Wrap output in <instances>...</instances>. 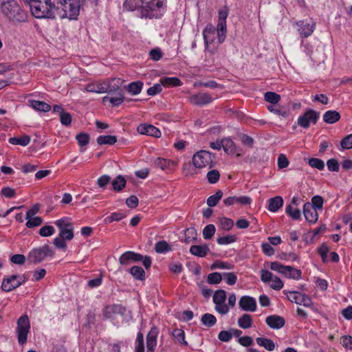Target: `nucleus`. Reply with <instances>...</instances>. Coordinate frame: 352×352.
I'll return each mask as SVG.
<instances>
[{
  "label": "nucleus",
  "instance_id": "nucleus-1",
  "mask_svg": "<svg viewBox=\"0 0 352 352\" xmlns=\"http://www.w3.org/2000/svg\"><path fill=\"white\" fill-rule=\"evenodd\" d=\"M139 12L142 19H159L166 10V0H141Z\"/></svg>",
  "mask_w": 352,
  "mask_h": 352
},
{
  "label": "nucleus",
  "instance_id": "nucleus-2",
  "mask_svg": "<svg viewBox=\"0 0 352 352\" xmlns=\"http://www.w3.org/2000/svg\"><path fill=\"white\" fill-rule=\"evenodd\" d=\"M57 11L56 19L76 20L80 13V0H53Z\"/></svg>",
  "mask_w": 352,
  "mask_h": 352
},
{
  "label": "nucleus",
  "instance_id": "nucleus-3",
  "mask_svg": "<svg viewBox=\"0 0 352 352\" xmlns=\"http://www.w3.org/2000/svg\"><path fill=\"white\" fill-rule=\"evenodd\" d=\"M51 1L31 0L29 3L32 15L37 19H55L56 4Z\"/></svg>",
  "mask_w": 352,
  "mask_h": 352
},
{
  "label": "nucleus",
  "instance_id": "nucleus-4",
  "mask_svg": "<svg viewBox=\"0 0 352 352\" xmlns=\"http://www.w3.org/2000/svg\"><path fill=\"white\" fill-rule=\"evenodd\" d=\"M2 12L10 19L18 22H24V13L14 0H6L1 3Z\"/></svg>",
  "mask_w": 352,
  "mask_h": 352
},
{
  "label": "nucleus",
  "instance_id": "nucleus-5",
  "mask_svg": "<svg viewBox=\"0 0 352 352\" xmlns=\"http://www.w3.org/2000/svg\"><path fill=\"white\" fill-rule=\"evenodd\" d=\"M54 255V252L49 245L45 244L41 247L32 250L28 254V261L30 263H41L47 256L52 257Z\"/></svg>",
  "mask_w": 352,
  "mask_h": 352
},
{
  "label": "nucleus",
  "instance_id": "nucleus-6",
  "mask_svg": "<svg viewBox=\"0 0 352 352\" xmlns=\"http://www.w3.org/2000/svg\"><path fill=\"white\" fill-rule=\"evenodd\" d=\"M30 329V322L29 318L26 314H24L18 319L16 329L18 342L20 345H23L27 342Z\"/></svg>",
  "mask_w": 352,
  "mask_h": 352
},
{
  "label": "nucleus",
  "instance_id": "nucleus-7",
  "mask_svg": "<svg viewBox=\"0 0 352 352\" xmlns=\"http://www.w3.org/2000/svg\"><path fill=\"white\" fill-rule=\"evenodd\" d=\"M214 155L205 150L197 152L192 157V164L197 168H202L208 165L212 166Z\"/></svg>",
  "mask_w": 352,
  "mask_h": 352
},
{
  "label": "nucleus",
  "instance_id": "nucleus-8",
  "mask_svg": "<svg viewBox=\"0 0 352 352\" xmlns=\"http://www.w3.org/2000/svg\"><path fill=\"white\" fill-rule=\"evenodd\" d=\"M213 302L215 305V310L221 315H226L229 312L228 306L225 304L226 300V292L223 289H218L214 292L212 297Z\"/></svg>",
  "mask_w": 352,
  "mask_h": 352
},
{
  "label": "nucleus",
  "instance_id": "nucleus-9",
  "mask_svg": "<svg viewBox=\"0 0 352 352\" xmlns=\"http://www.w3.org/2000/svg\"><path fill=\"white\" fill-rule=\"evenodd\" d=\"M320 117V113L313 109H308L298 118V124L304 128L309 127L310 124H315Z\"/></svg>",
  "mask_w": 352,
  "mask_h": 352
},
{
  "label": "nucleus",
  "instance_id": "nucleus-10",
  "mask_svg": "<svg viewBox=\"0 0 352 352\" xmlns=\"http://www.w3.org/2000/svg\"><path fill=\"white\" fill-rule=\"evenodd\" d=\"M285 293L287 294V298L292 302L302 305L307 307L312 305L311 299L305 294H301L294 291H289L288 292H285Z\"/></svg>",
  "mask_w": 352,
  "mask_h": 352
},
{
  "label": "nucleus",
  "instance_id": "nucleus-11",
  "mask_svg": "<svg viewBox=\"0 0 352 352\" xmlns=\"http://www.w3.org/2000/svg\"><path fill=\"white\" fill-rule=\"evenodd\" d=\"M19 278V276L18 275H12L9 278H3L1 283L2 290L6 292H9L25 283V278H23V281L18 280Z\"/></svg>",
  "mask_w": 352,
  "mask_h": 352
},
{
  "label": "nucleus",
  "instance_id": "nucleus-12",
  "mask_svg": "<svg viewBox=\"0 0 352 352\" xmlns=\"http://www.w3.org/2000/svg\"><path fill=\"white\" fill-rule=\"evenodd\" d=\"M213 98L206 92L197 93L188 97L190 103L197 106H204L212 102Z\"/></svg>",
  "mask_w": 352,
  "mask_h": 352
},
{
  "label": "nucleus",
  "instance_id": "nucleus-13",
  "mask_svg": "<svg viewBox=\"0 0 352 352\" xmlns=\"http://www.w3.org/2000/svg\"><path fill=\"white\" fill-rule=\"evenodd\" d=\"M137 131L142 135H146L155 138L161 136V131L155 126L150 124H140L137 127Z\"/></svg>",
  "mask_w": 352,
  "mask_h": 352
},
{
  "label": "nucleus",
  "instance_id": "nucleus-14",
  "mask_svg": "<svg viewBox=\"0 0 352 352\" xmlns=\"http://www.w3.org/2000/svg\"><path fill=\"white\" fill-rule=\"evenodd\" d=\"M125 308L121 305H107L103 311V316L106 319L112 318L116 314L123 315L125 312Z\"/></svg>",
  "mask_w": 352,
  "mask_h": 352
},
{
  "label": "nucleus",
  "instance_id": "nucleus-15",
  "mask_svg": "<svg viewBox=\"0 0 352 352\" xmlns=\"http://www.w3.org/2000/svg\"><path fill=\"white\" fill-rule=\"evenodd\" d=\"M143 255L134 252L127 251L120 256L119 262L122 265H129L131 261L138 262L141 261Z\"/></svg>",
  "mask_w": 352,
  "mask_h": 352
},
{
  "label": "nucleus",
  "instance_id": "nucleus-16",
  "mask_svg": "<svg viewBox=\"0 0 352 352\" xmlns=\"http://www.w3.org/2000/svg\"><path fill=\"white\" fill-rule=\"evenodd\" d=\"M85 89L87 92H94L98 94H109V90L106 80L89 83L85 86Z\"/></svg>",
  "mask_w": 352,
  "mask_h": 352
},
{
  "label": "nucleus",
  "instance_id": "nucleus-17",
  "mask_svg": "<svg viewBox=\"0 0 352 352\" xmlns=\"http://www.w3.org/2000/svg\"><path fill=\"white\" fill-rule=\"evenodd\" d=\"M240 308L245 311H254L256 309V300L249 296H242L239 302Z\"/></svg>",
  "mask_w": 352,
  "mask_h": 352
},
{
  "label": "nucleus",
  "instance_id": "nucleus-18",
  "mask_svg": "<svg viewBox=\"0 0 352 352\" xmlns=\"http://www.w3.org/2000/svg\"><path fill=\"white\" fill-rule=\"evenodd\" d=\"M159 330L156 327H153L146 336L147 352H153L157 345V338Z\"/></svg>",
  "mask_w": 352,
  "mask_h": 352
},
{
  "label": "nucleus",
  "instance_id": "nucleus-19",
  "mask_svg": "<svg viewBox=\"0 0 352 352\" xmlns=\"http://www.w3.org/2000/svg\"><path fill=\"white\" fill-rule=\"evenodd\" d=\"M252 202V199L248 196H233L229 197L223 200V203L226 206H230L235 204L240 206L250 205Z\"/></svg>",
  "mask_w": 352,
  "mask_h": 352
},
{
  "label": "nucleus",
  "instance_id": "nucleus-20",
  "mask_svg": "<svg viewBox=\"0 0 352 352\" xmlns=\"http://www.w3.org/2000/svg\"><path fill=\"white\" fill-rule=\"evenodd\" d=\"M266 324L273 329H280L285 324V320L283 317L278 315H271L266 318Z\"/></svg>",
  "mask_w": 352,
  "mask_h": 352
},
{
  "label": "nucleus",
  "instance_id": "nucleus-21",
  "mask_svg": "<svg viewBox=\"0 0 352 352\" xmlns=\"http://www.w3.org/2000/svg\"><path fill=\"white\" fill-rule=\"evenodd\" d=\"M303 214L305 219L309 223H314L318 219L317 210L313 208L309 202H307L303 206Z\"/></svg>",
  "mask_w": 352,
  "mask_h": 352
},
{
  "label": "nucleus",
  "instance_id": "nucleus-22",
  "mask_svg": "<svg viewBox=\"0 0 352 352\" xmlns=\"http://www.w3.org/2000/svg\"><path fill=\"white\" fill-rule=\"evenodd\" d=\"M203 36L206 47H208L216 38V27L212 23H208L203 32Z\"/></svg>",
  "mask_w": 352,
  "mask_h": 352
},
{
  "label": "nucleus",
  "instance_id": "nucleus-23",
  "mask_svg": "<svg viewBox=\"0 0 352 352\" xmlns=\"http://www.w3.org/2000/svg\"><path fill=\"white\" fill-rule=\"evenodd\" d=\"M222 148L224 152L228 154H236V156L239 157L241 153H239L234 144V142L230 138H224L221 140Z\"/></svg>",
  "mask_w": 352,
  "mask_h": 352
},
{
  "label": "nucleus",
  "instance_id": "nucleus-24",
  "mask_svg": "<svg viewBox=\"0 0 352 352\" xmlns=\"http://www.w3.org/2000/svg\"><path fill=\"white\" fill-rule=\"evenodd\" d=\"M297 30L302 38L309 36L315 30L316 23H296Z\"/></svg>",
  "mask_w": 352,
  "mask_h": 352
},
{
  "label": "nucleus",
  "instance_id": "nucleus-25",
  "mask_svg": "<svg viewBox=\"0 0 352 352\" xmlns=\"http://www.w3.org/2000/svg\"><path fill=\"white\" fill-rule=\"evenodd\" d=\"M209 252L210 248L206 244L201 245H194L190 248V254L198 257H204Z\"/></svg>",
  "mask_w": 352,
  "mask_h": 352
},
{
  "label": "nucleus",
  "instance_id": "nucleus-26",
  "mask_svg": "<svg viewBox=\"0 0 352 352\" xmlns=\"http://www.w3.org/2000/svg\"><path fill=\"white\" fill-rule=\"evenodd\" d=\"M109 94H113L115 91H123L121 86L123 80L119 78H115L111 80H106Z\"/></svg>",
  "mask_w": 352,
  "mask_h": 352
},
{
  "label": "nucleus",
  "instance_id": "nucleus-27",
  "mask_svg": "<svg viewBox=\"0 0 352 352\" xmlns=\"http://www.w3.org/2000/svg\"><path fill=\"white\" fill-rule=\"evenodd\" d=\"M341 116L338 111L329 110L323 114V120L327 124H334L340 120Z\"/></svg>",
  "mask_w": 352,
  "mask_h": 352
},
{
  "label": "nucleus",
  "instance_id": "nucleus-28",
  "mask_svg": "<svg viewBox=\"0 0 352 352\" xmlns=\"http://www.w3.org/2000/svg\"><path fill=\"white\" fill-rule=\"evenodd\" d=\"M160 82L161 85L166 87H176L182 85V81L177 77H162Z\"/></svg>",
  "mask_w": 352,
  "mask_h": 352
},
{
  "label": "nucleus",
  "instance_id": "nucleus-29",
  "mask_svg": "<svg viewBox=\"0 0 352 352\" xmlns=\"http://www.w3.org/2000/svg\"><path fill=\"white\" fill-rule=\"evenodd\" d=\"M283 199L280 196H276L269 199L267 209L271 212H276L283 206Z\"/></svg>",
  "mask_w": 352,
  "mask_h": 352
},
{
  "label": "nucleus",
  "instance_id": "nucleus-30",
  "mask_svg": "<svg viewBox=\"0 0 352 352\" xmlns=\"http://www.w3.org/2000/svg\"><path fill=\"white\" fill-rule=\"evenodd\" d=\"M29 102L31 107L36 111L47 112L51 109L50 105L45 102L34 100H30Z\"/></svg>",
  "mask_w": 352,
  "mask_h": 352
},
{
  "label": "nucleus",
  "instance_id": "nucleus-31",
  "mask_svg": "<svg viewBox=\"0 0 352 352\" xmlns=\"http://www.w3.org/2000/svg\"><path fill=\"white\" fill-rule=\"evenodd\" d=\"M143 87V82L141 81H135L129 83L128 85L125 87L126 89L128 92H129L132 95L139 94Z\"/></svg>",
  "mask_w": 352,
  "mask_h": 352
},
{
  "label": "nucleus",
  "instance_id": "nucleus-32",
  "mask_svg": "<svg viewBox=\"0 0 352 352\" xmlns=\"http://www.w3.org/2000/svg\"><path fill=\"white\" fill-rule=\"evenodd\" d=\"M256 341L259 346L264 347L269 351H272L275 349V344L271 339L265 338H257Z\"/></svg>",
  "mask_w": 352,
  "mask_h": 352
},
{
  "label": "nucleus",
  "instance_id": "nucleus-33",
  "mask_svg": "<svg viewBox=\"0 0 352 352\" xmlns=\"http://www.w3.org/2000/svg\"><path fill=\"white\" fill-rule=\"evenodd\" d=\"M31 138L29 135H25L23 137L17 138L13 137L9 139V142L13 145H21L25 146L30 142Z\"/></svg>",
  "mask_w": 352,
  "mask_h": 352
},
{
  "label": "nucleus",
  "instance_id": "nucleus-34",
  "mask_svg": "<svg viewBox=\"0 0 352 352\" xmlns=\"http://www.w3.org/2000/svg\"><path fill=\"white\" fill-rule=\"evenodd\" d=\"M226 32V23H217L216 27V37L218 38L219 43H222L225 41Z\"/></svg>",
  "mask_w": 352,
  "mask_h": 352
},
{
  "label": "nucleus",
  "instance_id": "nucleus-35",
  "mask_svg": "<svg viewBox=\"0 0 352 352\" xmlns=\"http://www.w3.org/2000/svg\"><path fill=\"white\" fill-rule=\"evenodd\" d=\"M114 191H121L126 184L125 178L122 175H118L111 182Z\"/></svg>",
  "mask_w": 352,
  "mask_h": 352
},
{
  "label": "nucleus",
  "instance_id": "nucleus-36",
  "mask_svg": "<svg viewBox=\"0 0 352 352\" xmlns=\"http://www.w3.org/2000/svg\"><path fill=\"white\" fill-rule=\"evenodd\" d=\"M129 272L136 280H143L145 279V272L140 266H133L131 267Z\"/></svg>",
  "mask_w": 352,
  "mask_h": 352
},
{
  "label": "nucleus",
  "instance_id": "nucleus-37",
  "mask_svg": "<svg viewBox=\"0 0 352 352\" xmlns=\"http://www.w3.org/2000/svg\"><path fill=\"white\" fill-rule=\"evenodd\" d=\"M201 322L204 326L210 328L216 324L217 318L213 314L206 313L201 316Z\"/></svg>",
  "mask_w": 352,
  "mask_h": 352
},
{
  "label": "nucleus",
  "instance_id": "nucleus-38",
  "mask_svg": "<svg viewBox=\"0 0 352 352\" xmlns=\"http://www.w3.org/2000/svg\"><path fill=\"white\" fill-rule=\"evenodd\" d=\"M238 324L242 329H248L252 325V318L250 315L245 314L238 319Z\"/></svg>",
  "mask_w": 352,
  "mask_h": 352
},
{
  "label": "nucleus",
  "instance_id": "nucleus-39",
  "mask_svg": "<svg viewBox=\"0 0 352 352\" xmlns=\"http://www.w3.org/2000/svg\"><path fill=\"white\" fill-rule=\"evenodd\" d=\"M117 137L115 135H100L97 138V143L100 145L109 144L113 145L117 142Z\"/></svg>",
  "mask_w": 352,
  "mask_h": 352
},
{
  "label": "nucleus",
  "instance_id": "nucleus-40",
  "mask_svg": "<svg viewBox=\"0 0 352 352\" xmlns=\"http://www.w3.org/2000/svg\"><path fill=\"white\" fill-rule=\"evenodd\" d=\"M223 192L221 190H218L215 194L210 196L207 199V204L210 207H214L217 205L219 201L223 197Z\"/></svg>",
  "mask_w": 352,
  "mask_h": 352
},
{
  "label": "nucleus",
  "instance_id": "nucleus-41",
  "mask_svg": "<svg viewBox=\"0 0 352 352\" xmlns=\"http://www.w3.org/2000/svg\"><path fill=\"white\" fill-rule=\"evenodd\" d=\"M155 250L157 253L162 254L170 251L171 248L166 241H160L155 243Z\"/></svg>",
  "mask_w": 352,
  "mask_h": 352
},
{
  "label": "nucleus",
  "instance_id": "nucleus-42",
  "mask_svg": "<svg viewBox=\"0 0 352 352\" xmlns=\"http://www.w3.org/2000/svg\"><path fill=\"white\" fill-rule=\"evenodd\" d=\"M222 279V274L219 272H212L208 275L207 283L210 285H217L220 283Z\"/></svg>",
  "mask_w": 352,
  "mask_h": 352
},
{
  "label": "nucleus",
  "instance_id": "nucleus-43",
  "mask_svg": "<svg viewBox=\"0 0 352 352\" xmlns=\"http://www.w3.org/2000/svg\"><path fill=\"white\" fill-rule=\"evenodd\" d=\"M173 164V162L172 161L162 157H158L155 160V166L163 170L168 169L170 166Z\"/></svg>",
  "mask_w": 352,
  "mask_h": 352
},
{
  "label": "nucleus",
  "instance_id": "nucleus-44",
  "mask_svg": "<svg viewBox=\"0 0 352 352\" xmlns=\"http://www.w3.org/2000/svg\"><path fill=\"white\" fill-rule=\"evenodd\" d=\"M285 212L294 220L300 219L301 212L298 208H293L291 204L287 205L285 208Z\"/></svg>",
  "mask_w": 352,
  "mask_h": 352
},
{
  "label": "nucleus",
  "instance_id": "nucleus-45",
  "mask_svg": "<svg viewBox=\"0 0 352 352\" xmlns=\"http://www.w3.org/2000/svg\"><path fill=\"white\" fill-rule=\"evenodd\" d=\"M286 273L284 275L289 278L299 279L301 277L302 272L300 270L296 269L291 266H287Z\"/></svg>",
  "mask_w": 352,
  "mask_h": 352
},
{
  "label": "nucleus",
  "instance_id": "nucleus-46",
  "mask_svg": "<svg viewBox=\"0 0 352 352\" xmlns=\"http://www.w3.org/2000/svg\"><path fill=\"white\" fill-rule=\"evenodd\" d=\"M265 100L272 103L271 105L276 104L280 100V96L275 92L267 91L264 96Z\"/></svg>",
  "mask_w": 352,
  "mask_h": 352
},
{
  "label": "nucleus",
  "instance_id": "nucleus-47",
  "mask_svg": "<svg viewBox=\"0 0 352 352\" xmlns=\"http://www.w3.org/2000/svg\"><path fill=\"white\" fill-rule=\"evenodd\" d=\"M113 94H116L115 97H110V103L112 107H118L124 101V96L123 91H115Z\"/></svg>",
  "mask_w": 352,
  "mask_h": 352
},
{
  "label": "nucleus",
  "instance_id": "nucleus-48",
  "mask_svg": "<svg viewBox=\"0 0 352 352\" xmlns=\"http://www.w3.org/2000/svg\"><path fill=\"white\" fill-rule=\"evenodd\" d=\"M58 236L66 241L72 240L74 238V227L60 230Z\"/></svg>",
  "mask_w": 352,
  "mask_h": 352
},
{
  "label": "nucleus",
  "instance_id": "nucleus-49",
  "mask_svg": "<svg viewBox=\"0 0 352 352\" xmlns=\"http://www.w3.org/2000/svg\"><path fill=\"white\" fill-rule=\"evenodd\" d=\"M140 3H141V0H126L123 7L128 11H133L140 8Z\"/></svg>",
  "mask_w": 352,
  "mask_h": 352
},
{
  "label": "nucleus",
  "instance_id": "nucleus-50",
  "mask_svg": "<svg viewBox=\"0 0 352 352\" xmlns=\"http://www.w3.org/2000/svg\"><path fill=\"white\" fill-rule=\"evenodd\" d=\"M126 215L122 212H113L104 219L105 223H111L113 221H119L124 219Z\"/></svg>",
  "mask_w": 352,
  "mask_h": 352
},
{
  "label": "nucleus",
  "instance_id": "nucleus-51",
  "mask_svg": "<svg viewBox=\"0 0 352 352\" xmlns=\"http://www.w3.org/2000/svg\"><path fill=\"white\" fill-rule=\"evenodd\" d=\"M197 239V232L194 228H187L185 230V238L184 242L186 243H190Z\"/></svg>",
  "mask_w": 352,
  "mask_h": 352
},
{
  "label": "nucleus",
  "instance_id": "nucleus-52",
  "mask_svg": "<svg viewBox=\"0 0 352 352\" xmlns=\"http://www.w3.org/2000/svg\"><path fill=\"white\" fill-rule=\"evenodd\" d=\"M173 337L180 343L185 346L188 345V342L185 340V333L182 329H175L173 331Z\"/></svg>",
  "mask_w": 352,
  "mask_h": 352
},
{
  "label": "nucleus",
  "instance_id": "nucleus-53",
  "mask_svg": "<svg viewBox=\"0 0 352 352\" xmlns=\"http://www.w3.org/2000/svg\"><path fill=\"white\" fill-rule=\"evenodd\" d=\"M135 352H144V336L141 332H138L137 334Z\"/></svg>",
  "mask_w": 352,
  "mask_h": 352
},
{
  "label": "nucleus",
  "instance_id": "nucleus-54",
  "mask_svg": "<svg viewBox=\"0 0 352 352\" xmlns=\"http://www.w3.org/2000/svg\"><path fill=\"white\" fill-rule=\"evenodd\" d=\"M216 228L213 224L207 225L203 230L204 239H210L215 234Z\"/></svg>",
  "mask_w": 352,
  "mask_h": 352
},
{
  "label": "nucleus",
  "instance_id": "nucleus-55",
  "mask_svg": "<svg viewBox=\"0 0 352 352\" xmlns=\"http://www.w3.org/2000/svg\"><path fill=\"white\" fill-rule=\"evenodd\" d=\"M308 164L311 167L320 170H322L324 168V162L318 158L312 157L309 159Z\"/></svg>",
  "mask_w": 352,
  "mask_h": 352
},
{
  "label": "nucleus",
  "instance_id": "nucleus-56",
  "mask_svg": "<svg viewBox=\"0 0 352 352\" xmlns=\"http://www.w3.org/2000/svg\"><path fill=\"white\" fill-rule=\"evenodd\" d=\"M223 279L229 285H234L237 280V276L234 272H223L222 273Z\"/></svg>",
  "mask_w": 352,
  "mask_h": 352
},
{
  "label": "nucleus",
  "instance_id": "nucleus-57",
  "mask_svg": "<svg viewBox=\"0 0 352 352\" xmlns=\"http://www.w3.org/2000/svg\"><path fill=\"white\" fill-rule=\"evenodd\" d=\"M274 105H269L267 109L276 115L280 116L283 118H287L289 116V112L283 108H278Z\"/></svg>",
  "mask_w": 352,
  "mask_h": 352
},
{
  "label": "nucleus",
  "instance_id": "nucleus-58",
  "mask_svg": "<svg viewBox=\"0 0 352 352\" xmlns=\"http://www.w3.org/2000/svg\"><path fill=\"white\" fill-rule=\"evenodd\" d=\"M221 228L223 230L229 231L234 226V221L229 218L227 217H221L219 219Z\"/></svg>",
  "mask_w": 352,
  "mask_h": 352
},
{
  "label": "nucleus",
  "instance_id": "nucleus-59",
  "mask_svg": "<svg viewBox=\"0 0 352 352\" xmlns=\"http://www.w3.org/2000/svg\"><path fill=\"white\" fill-rule=\"evenodd\" d=\"M324 199L320 195L314 196L311 199V205H312L313 208L316 210H321L323 207Z\"/></svg>",
  "mask_w": 352,
  "mask_h": 352
},
{
  "label": "nucleus",
  "instance_id": "nucleus-60",
  "mask_svg": "<svg viewBox=\"0 0 352 352\" xmlns=\"http://www.w3.org/2000/svg\"><path fill=\"white\" fill-rule=\"evenodd\" d=\"M207 179L210 184H216L220 178V173L217 170H212L207 173Z\"/></svg>",
  "mask_w": 352,
  "mask_h": 352
},
{
  "label": "nucleus",
  "instance_id": "nucleus-61",
  "mask_svg": "<svg viewBox=\"0 0 352 352\" xmlns=\"http://www.w3.org/2000/svg\"><path fill=\"white\" fill-rule=\"evenodd\" d=\"M78 145L80 147L85 146L89 144V135L85 133H80L76 137Z\"/></svg>",
  "mask_w": 352,
  "mask_h": 352
},
{
  "label": "nucleus",
  "instance_id": "nucleus-62",
  "mask_svg": "<svg viewBox=\"0 0 352 352\" xmlns=\"http://www.w3.org/2000/svg\"><path fill=\"white\" fill-rule=\"evenodd\" d=\"M54 232L55 229L52 226H44L39 230V234L44 237L52 236Z\"/></svg>",
  "mask_w": 352,
  "mask_h": 352
},
{
  "label": "nucleus",
  "instance_id": "nucleus-63",
  "mask_svg": "<svg viewBox=\"0 0 352 352\" xmlns=\"http://www.w3.org/2000/svg\"><path fill=\"white\" fill-rule=\"evenodd\" d=\"M287 266L282 265L278 261L272 262L270 264V269L272 270L278 272L282 274L286 273V270Z\"/></svg>",
  "mask_w": 352,
  "mask_h": 352
},
{
  "label": "nucleus",
  "instance_id": "nucleus-64",
  "mask_svg": "<svg viewBox=\"0 0 352 352\" xmlns=\"http://www.w3.org/2000/svg\"><path fill=\"white\" fill-rule=\"evenodd\" d=\"M340 145L343 149L352 148V133L345 136L341 140Z\"/></svg>",
  "mask_w": 352,
  "mask_h": 352
}]
</instances>
